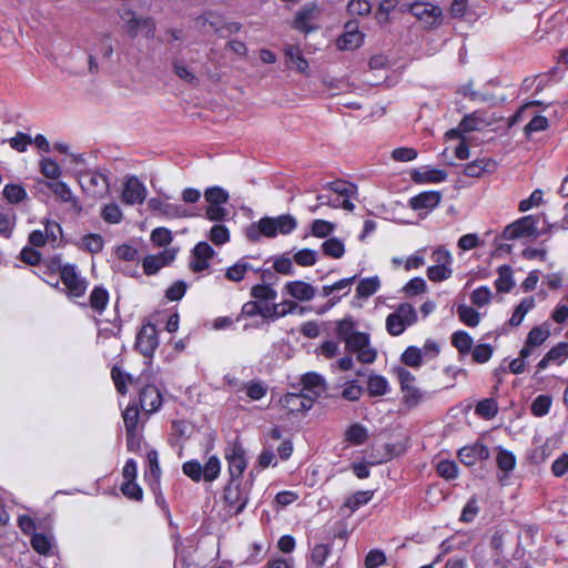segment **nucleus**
<instances>
[{
	"instance_id": "obj_1",
	"label": "nucleus",
	"mask_w": 568,
	"mask_h": 568,
	"mask_svg": "<svg viewBox=\"0 0 568 568\" xmlns=\"http://www.w3.org/2000/svg\"><path fill=\"white\" fill-rule=\"evenodd\" d=\"M297 226L296 219L291 214H282L276 217L264 216L260 221L251 223L245 229V235L251 242H258L261 236L275 237L278 234L287 235Z\"/></svg>"
},
{
	"instance_id": "obj_2",
	"label": "nucleus",
	"mask_w": 568,
	"mask_h": 568,
	"mask_svg": "<svg viewBox=\"0 0 568 568\" xmlns=\"http://www.w3.org/2000/svg\"><path fill=\"white\" fill-rule=\"evenodd\" d=\"M79 182L82 190L95 197L103 199L110 192V172L108 170H89L80 173Z\"/></svg>"
},
{
	"instance_id": "obj_3",
	"label": "nucleus",
	"mask_w": 568,
	"mask_h": 568,
	"mask_svg": "<svg viewBox=\"0 0 568 568\" xmlns=\"http://www.w3.org/2000/svg\"><path fill=\"white\" fill-rule=\"evenodd\" d=\"M417 322V312L409 303H402L386 317V331L392 336H399Z\"/></svg>"
},
{
	"instance_id": "obj_4",
	"label": "nucleus",
	"mask_w": 568,
	"mask_h": 568,
	"mask_svg": "<svg viewBox=\"0 0 568 568\" xmlns=\"http://www.w3.org/2000/svg\"><path fill=\"white\" fill-rule=\"evenodd\" d=\"M120 18L124 22L125 32L130 38L144 37L151 39L154 37L155 22L150 17H136L131 9L120 12Z\"/></svg>"
},
{
	"instance_id": "obj_5",
	"label": "nucleus",
	"mask_w": 568,
	"mask_h": 568,
	"mask_svg": "<svg viewBox=\"0 0 568 568\" xmlns=\"http://www.w3.org/2000/svg\"><path fill=\"white\" fill-rule=\"evenodd\" d=\"M183 474L194 481L204 479L205 481L215 480L221 470L220 459L216 456H211L204 466L197 460H187L182 466Z\"/></svg>"
},
{
	"instance_id": "obj_6",
	"label": "nucleus",
	"mask_w": 568,
	"mask_h": 568,
	"mask_svg": "<svg viewBox=\"0 0 568 568\" xmlns=\"http://www.w3.org/2000/svg\"><path fill=\"white\" fill-rule=\"evenodd\" d=\"M346 349L356 353L357 359L364 364H372L375 362L377 352L369 345V335L367 333L356 332L345 343Z\"/></svg>"
},
{
	"instance_id": "obj_7",
	"label": "nucleus",
	"mask_w": 568,
	"mask_h": 568,
	"mask_svg": "<svg viewBox=\"0 0 568 568\" xmlns=\"http://www.w3.org/2000/svg\"><path fill=\"white\" fill-rule=\"evenodd\" d=\"M537 223L538 220L535 215L520 217L505 227L503 236L506 240H515L521 236L537 237L539 235Z\"/></svg>"
},
{
	"instance_id": "obj_8",
	"label": "nucleus",
	"mask_w": 568,
	"mask_h": 568,
	"mask_svg": "<svg viewBox=\"0 0 568 568\" xmlns=\"http://www.w3.org/2000/svg\"><path fill=\"white\" fill-rule=\"evenodd\" d=\"M148 190L135 175H129L123 182L121 201L126 205L142 204L146 199Z\"/></svg>"
},
{
	"instance_id": "obj_9",
	"label": "nucleus",
	"mask_w": 568,
	"mask_h": 568,
	"mask_svg": "<svg viewBox=\"0 0 568 568\" xmlns=\"http://www.w3.org/2000/svg\"><path fill=\"white\" fill-rule=\"evenodd\" d=\"M321 9L315 2L306 3L303 6L295 16L293 28L304 33H310L317 30L314 22L320 18Z\"/></svg>"
},
{
	"instance_id": "obj_10",
	"label": "nucleus",
	"mask_w": 568,
	"mask_h": 568,
	"mask_svg": "<svg viewBox=\"0 0 568 568\" xmlns=\"http://www.w3.org/2000/svg\"><path fill=\"white\" fill-rule=\"evenodd\" d=\"M159 345L155 325L148 323L136 334L135 348L148 358H151Z\"/></svg>"
},
{
	"instance_id": "obj_11",
	"label": "nucleus",
	"mask_w": 568,
	"mask_h": 568,
	"mask_svg": "<svg viewBox=\"0 0 568 568\" xmlns=\"http://www.w3.org/2000/svg\"><path fill=\"white\" fill-rule=\"evenodd\" d=\"M224 500L234 515L244 510L248 501L247 493L241 488L240 481L231 480L224 489Z\"/></svg>"
},
{
	"instance_id": "obj_12",
	"label": "nucleus",
	"mask_w": 568,
	"mask_h": 568,
	"mask_svg": "<svg viewBox=\"0 0 568 568\" xmlns=\"http://www.w3.org/2000/svg\"><path fill=\"white\" fill-rule=\"evenodd\" d=\"M408 11L419 21L424 22L428 28L437 26L443 14V11L438 6L424 2L409 4Z\"/></svg>"
},
{
	"instance_id": "obj_13",
	"label": "nucleus",
	"mask_w": 568,
	"mask_h": 568,
	"mask_svg": "<svg viewBox=\"0 0 568 568\" xmlns=\"http://www.w3.org/2000/svg\"><path fill=\"white\" fill-rule=\"evenodd\" d=\"M60 277L70 295L74 297L84 295L87 282L77 273L74 265H63L60 271Z\"/></svg>"
},
{
	"instance_id": "obj_14",
	"label": "nucleus",
	"mask_w": 568,
	"mask_h": 568,
	"mask_svg": "<svg viewBox=\"0 0 568 568\" xmlns=\"http://www.w3.org/2000/svg\"><path fill=\"white\" fill-rule=\"evenodd\" d=\"M231 480L239 481L246 468L245 449L241 444L234 443L226 452Z\"/></svg>"
},
{
	"instance_id": "obj_15",
	"label": "nucleus",
	"mask_w": 568,
	"mask_h": 568,
	"mask_svg": "<svg viewBox=\"0 0 568 568\" xmlns=\"http://www.w3.org/2000/svg\"><path fill=\"white\" fill-rule=\"evenodd\" d=\"M302 389L305 395L314 403L327 389L326 382L322 375L315 372H308L301 378Z\"/></svg>"
},
{
	"instance_id": "obj_16",
	"label": "nucleus",
	"mask_w": 568,
	"mask_h": 568,
	"mask_svg": "<svg viewBox=\"0 0 568 568\" xmlns=\"http://www.w3.org/2000/svg\"><path fill=\"white\" fill-rule=\"evenodd\" d=\"M281 406L290 414L304 413L312 408L313 402L303 392L287 393L280 399Z\"/></svg>"
},
{
	"instance_id": "obj_17",
	"label": "nucleus",
	"mask_w": 568,
	"mask_h": 568,
	"mask_svg": "<svg viewBox=\"0 0 568 568\" xmlns=\"http://www.w3.org/2000/svg\"><path fill=\"white\" fill-rule=\"evenodd\" d=\"M458 458L460 463L466 466H474L478 460H486L489 458V450L483 443H475L465 446L458 450Z\"/></svg>"
},
{
	"instance_id": "obj_18",
	"label": "nucleus",
	"mask_w": 568,
	"mask_h": 568,
	"mask_svg": "<svg viewBox=\"0 0 568 568\" xmlns=\"http://www.w3.org/2000/svg\"><path fill=\"white\" fill-rule=\"evenodd\" d=\"M214 250L206 242L197 243L192 251V261L190 262V268L193 272H202L209 267V261L214 255Z\"/></svg>"
},
{
	"instance_id": "obj_19",
	"label": "nucleus",
	"mask_w": 568,
	"mask_h": 568,
	"mask_svg": "<svg viewBox=\"0 0 568 568\" xmlns=\"http://www.w3.org/2000/svg\"><path fill=\"white\" fill-rule=\"evenodd\" d=\"M176 256V250L166 248L158 255H148L143 260V270L146 275L155 274L160 268L169 265L174 261Z\"/></svg>"
},
{
	"instance_id": "obj_20",
	"label": "nucleus",
	"mask_w": 568,
	"mask_h": 568,
	"mask_svg": "<svg viewBox=\"0 0 568 568\" xmlns=\"http://www.w3.org/2000/svg\"><path fill=\"white\" fill-rule=\"evenodd\" d=\"M140 405L141 408L152 414L160 409L162 406V395L156 386L146 385L140 390Z\"/></svg>"
},
{
	"instance_id": "obj_21",
	"label": "nucleus",
	"mask_w": 568,
	"mask_h": 568,
	"mask_svg": "<svg viewBox=\"0 0 568 568\" xmlns=\"http://www.w3.org/2000/svg\"><path fill=\"white\" fill-rule=\"evenodd\" d=\"M194 22L195 27L204 33L210 31L219 33L223 31L224 17L215 11H206L199 16Z\"/></svg>"
},
{
	"instance_id": "obj_22",
	"label": "nucleus",
	"mask_w": 568,
	"mask_h": 568,
	"mask_svg": "<svg viewBox=\"0 0 568 568\" xmlns=\"http://www.w3.org/2000/svg\"><path fill=\"white\" fill-rule=\"evenodd\" d=\"M47 186L53 192V194L60 199L64 203H69L71 209L75 213H80L82 211V206L79 200L73 195L71 189L65 182L54 181L48 182Z\"/></svg>"
},
{
	"instance_id": "obj_23",
	"label": "nucleus",
	"mask_w": 568,
	"mask_h": 568,
	"mask_svg": "<svg viewBox=\"0 0 568 568\" xmlns=\"http://www.w3.org/2000/svg\"><path fill=\"white\" fill-rule=\"evenodd\" d=\"M286 294L301 302H308L315 296V287L303 281L287 282L284 286Z\"/></svg>"
},
{
	"instance_id": "obj_24",
	"label": "nucleus",
	"mask_w": 568,
	"mask_h": 568,
	"mask_svg": "<svg viewBox=\"0 0 568 568\" xmlns=\"http://www.w3.org/2000/svg\"><path fill=\"white\" fill-rule=\"evenodd\" d=\"M442 200V193L438 191L422 192L409 200V206L415 210H434Z\"/></svg>"
},
{
	"instance_id": "obj_25",
	"label": "nucleus",
	"mask_w": 568,
	"mask_h": 568,
	"mask_svg": "<svg viewBox=\"0 0 568 568\" xmlns=\"http://www.w3.org/2000/svg\"><path fill=\"white\" fill-rule=\"evenodd\" d=\"M568 358V343L560 342L551 347L537 364L538 371H544L549 364H561Z\"/></svg>"
},
{
	"instance_id": "obj_26",
	"label": "nucleus",
	"mask_w": 568,
	"mask_h": 568,
	"mask_svg": "<svg viewBox=\"0 0 568 568\" xmlns=\"http://www.w3.org/2000/svg\"><path fill=\"white\" fill-rule=\"evenodd\" d=\"M497 163L488 158L477 159L465 165L464 174L470 178H479L484 172H494Z\"/></svg>"
},
{
	"instance_id": "obj_27",
	"label": "nucleus",
	"mask_w": 568,
	"mask_h": 568,
	"mask_svg": "<svg viewBox=\"0 0 568 568\" xmlns=\"http://www.w3.org/2000/svg\"><path fill=\"white\" fill-rule=\"evenodd\" d=\"M284 54L291 68H295L298 72L305 73L308 69V62L303 57L298 45L288 44L284 48Z\"/></svg>"
},
{
	"instance_id": "obj_28",
	"label": "nucleus",
	"mask_w": 568,
	"mask_h": 568,
	"mask_svg": "<svg viewBox=\"0 0 568 568\" xmlns=\"http://www.w3.org/2000/svg\"><path fill=\"white\" fill-rule=\"evenodd\" d=\"M297 308H300L301 313L304 312V307H300L296 302L287 300L281 304L265 305V310H268V312H266L265 314L266 318L274 320L284 317L285 315L293 313Z\"/></svg>"
},
{
	"instance_id": "obj_29",
	"label": "nucleus",
	"mask_w": 568,
	"mask_h": 568,
	"mask_svg": "<svg viewBox=\"0 0 568 568\" xmlns=\"http://www.w3.org/2000/svg\"><path fill=\"white\" fill-rule=\"evenodd\" d=\"M248 271L258 272L260 268H255L245 257H243L226 270L225 277L232 282H240Z\"/></svg>"
},
{
	"instance_id": "obj_30",
	"label": "nucleus",
	"mask_w": 568,
	"mask_h": 568,
	"mask_svg": "<svg viewBox=\"0 0 568 568\" xmlns=\"http://www.w3.org/2000/svg\"><path fill=\"white\" fill-rule=\"evenodd\" d=\"M368 438V430L359 423L352 424L345 432L344 439L351 445H363Z\"/></svg>"
},
{
	"instance_id": "obj_31",
	"label": "nucleus",
	"mask_w": 568,
	"mask_h": 568,
	"mask_svg": "<svg viewBox=\"0 0 568 568\" xmlns=\"http://www.w3.org/2000/svg\"><path fill=\"white\" fill-rule=\"evenodd\" d=\"M473 344V337L465 331H457L452 335V345L458 351L460 356L470 353Z\"/></svg>"
},
{
	"instance_id": "obj_32",
	"label": "nucleus",
	"mask_w": 568,
	"mask_h": 568,
	"mask_svg": "<svg viewBox=\"0 0 568 568\" xmlns=\"http://www.w3.org/2000/svg\"><path fill=\"white\" fill-rule=\"evenodd\" d=\"M367 390L373 397L383 396L389 392V384L384 376L372 374L367 381Z\"/></svg>"
},
{
	"instance_id": "obj_33",
	"label": "nucleus",
	"mask_w": 568,
	"mask_h": 568,
	"mask_svg": "<svg viewBox=\"0 0 568 568\" xmlns=\"http://www.w3.org/2000/svg\"><path fill=\"white\" fill-rule=\"evenodd\" d=\"M513 271L508 265H503L498 268V277L495 281V286L498 292L508 293L514 287Z\"/></svg>"
},
{
	"instance_id": "obj_34",
	"label": "nucleus",
	"mask_w": 568,
	"mask_h": 568,
	"mask_svg": "<svg viewBox=\"0 0 568 568\" xmlns=\"http://www.w3.org/2000/svg\"><path fill=\"white\" fill-rule=\"evenodd\" d=\"M487 121L483 118L481 112L475 111L470 114H467L460 121V130L469 133L476 130H480L483 126L487 125Z\"/></svg>"
},
{
	"instance_id": "obj_35",
	"label": "nucleus",
	"mask_w": 568,
	"mask_h": 568,
	"mask_svg": "<svg viewBox=\"0 0 568 568\" xmlns=\"http://www.w3.org/2000/svg\"><path fill=\"white\" fill-rule=\"evenodd\" d=\"M381 286L378 276L366 277L359 281L356 287V295L359 298H367L375 294Z\"/></svg>"
},
{
	"instance_id": "obj_36",
	"label": "nucleus",
	"mask_w": 568,
	"mask_h": 568,
	"mask_svg": "<svg viewBox=\"0 0 568 568\" xmlns=\"http://www.w3.org/2000/svg\"><path fill=\"white\" fill-rule=\"evenodd\" d=\"M324 189L331 190L337 196L352 197L356 194L357 187L355 184L343 180H336L324 185Z\"/></svg>"
},
{
	"instance_id": "obj_37",
	"label": "nucleus",
	"mask_w": 568,
	"mask_h": 568,
	"mask_svg": "<svg viewBox=\"0 0 568 568\" xmlns=\"http://www.w3.org/2000/svg\"><path fill=\"white\" fill-rule=\"evenodd\" d=\"M413 179L415 182L440 183L446 181L447 172L439 169H427L423 173L416 172Z\"/></svg>"
},
{
	"instance_id": "obj_38",
	"label": "nucleus",
	"mask_w": 568,
	"mask_h": 568,
	"mask_svg": "<svg viewBox=\"0 0 568 568\" xmlns=\"http://www.w3.org/2000/svg\"><path fill=\"white\" fill-rule=\"evenodd\" d=\"M475 413L481 418L491 419L498 413V404L494 398H485L475 407Z\"/></svg>"
},
{
	"instance_id": "obj_39",
	"label": "nucleus",
	"mask_w": 568,
	"mask_h": 568,
	"mask_svg": "<svg viewBox=\"0 0 568 568\" xmlns=\"http://www.w3.org/2000/svg\"><path fill=\"white\" fill-rule=\"evenodd\" d=\"M204 197L210 205H223L229 202L230 195L221 186H211L204 191Z\"/></svg>"
},
{
	"instance_id": "obj_40",
	"label": "nucleus",
	"mask_w": 568,
	"mask_h": 568,
	"mask_svg": "<svg viewBox=\"0 0 568 568\" xmlns=\"http://www.w3.org/2000/svg\"><path fill=\"white\" fill-rule=\"evenodd\" d=\"M363 39V33L344 32L337 39V47L339 50H355L362 45Z\"/></svg>"
},
{
	"instance_id": "obj_41",
	"label": "nucleus",
	"mask_w": 568,
	"mask_h": 568,
	"mask_svg": "<svg viewBox=\"0 0 568 568\" xmlns=\"http://www.w3.org/2000/svg\"><path fill=\"white\" fill-rule=\"evenodd\" d=\"M323 253L333 258H341L345 253L344 243L337 237L327 239L322 243Z\"/></svg>"
},
{
	"instance_id": "obj_42",
	"label": "nucleus",
	"mask_w": 568,
	"mask_h": 568,
	"mask_svg": "<svg viewBox=\"0 0 568 568\" xmlns=\"http://www.w3.org/2000/svg\"><path fill=\"white\" fill-rule=\"evenodd\" d=\"M331 554V546L326 544H317L311 550L310 562L316 568L324 566L327 556Z\"/></svg>"
},
{
	"instance_id": "obj_43",
	"label": "nucleus",
	"mask_w": 568,
	"mask_h": 568,
	"mask_svg": "<svg viewBox=\"0 0 568 568\" xmlns=\"http://www.w3.org/2000/svg\"><path fill=\"white\" fill-rule=\"evenodd\" d=\"M111 377L114 382L116 390L122 395H125L128 392L126 382H129L130 384L134 383L133 376L122 372L116 365L113 366L111 369Z\"/></svg>"
},
{
	"instance_id": "obj_44",
	"label": "nucleus",
	"mask_w": 568,
	"mask_h": 568,
	"mask_svg": "<svg viewBox=\"0 0 568 568\" xmlns=\"http://www.w3.org/2000/svg\"><path fill=\"white\" fill-rule=\"evenodd\" d=\"M457 314L459 320L467 326L476 327L480 322L479 313L471 306L459 305L457 307Z\"/></svg>"
},
{
	"instance_id": "obj_45",
	"label": "nucleus",
	"mask_w": 568,
	"mask_h": 568,
	"mask_svg": "<svg viewBox=\"0 0 568 568\" xmlns=\"http://www.w3.org/2000/svg\"><path fill=\"white\" fill-rule=\"evenodd\" d=\"M40 172L50 180H58L62 175L60 165L50 158H42L40 160Z\"/></svg>"
},
{
	"instance_id": "obj_46",
	"label": "nucleus",
	"mask_w": 568,
	"mask_h": 568,
	"mask_svg": "<svg viewBox=\"0 0 568 568\" xmlns=\"http://www.w3.org/2000/svg\"><path fill=\"white\" fill-rule=\"evenodd\" d=\"M550 336V331L548 325L535 326L530 329L527 335L526 341L529 345H534L538 347L545 343V341Z\"/></svg>"
},
{
	"instance_id": "obj_47",
	"label": "nucleus",
	"mask_w": 568,
	"mask_h": 568,
	"mask_svg": "<svg viewBox=\"0 0 568 568\" xmlns=\"http://www.w3.org/2000/svg\"><path fill=\"white\" fill-rule=\"evenodd\" d=\"M400 389L404 394V404L409 408L417 406L424 399V393L415 384Z\"/></svg>"
},
{
	"instance_id": "obj_48",
	"label": "nucleus",
	"mask_w": 568,
	"mask_h": 568,
	"mask_svg": "<svg viewBox=\"0 0 568 568\" xmlns=\"http://www.w3.org/2000/svg\"><path fill=\"white\" fill-rule=\"evenodd\" d=\"M109 301V293L105 288L94 287L90 294V305L93 310L101 313Z\"/></svg>"
},
{
	"instance_id": "obj_49",
	"label": "nucleus",
	"mask_w": 568,
	"mask_h": 568,
	"mask_svg": "<svg viewBox=\"0 0 568 568\" xmlns=\"http://www.w3.org/2000/svg\"><path fill=\"white\" fill-rule=\"evenodd\" d=\"M6 142H8L13 150L22 153L26 152L28 146L32 143V138L27 133L17 132V134L9 140H0L1 144H4Z\"/></svg>"
},
{
	"instance_id": "obj_50",
	"label": "nucleus",
	"mask_w": 568,
	"mask_h": 568,
	"mask_svg": "<svg viewBox=\"0 0 568 568\" xmlns=\"http://www.w3.org/2000/svg\"><path fill=\"white\" fill-rule=\"evenodd\" d=\"M552 399L549 395H538L531 403L532 415L542 417L549 413Z\"/></svg>"
},
{
	"instance_id": "obj_51",
	"label": "nucleus",
	"mask_w": 568,
	"mask_h": 568,
	"mask_svg": "<svg viewBox=\"0 0 568 568\" xmlns=\"http://www.w3.org/2000/svg\"><path fill=\"white\" fill-rule=\"evenodd\" d=\"M3 196L8 202L16 204L27 197V192L19 184H7L3 189Z\"/></svg>"
},
{
	"instance_id": "obj_52",
	"label": "nucleus",
	"mask_w": 568,
	"mask_h": 568,
	"mask_svg": "<svg viewBox=\"0 0 568 568\" xmlns=\"http://www.w3.org/2000/svg\"><path fill=\"white\" fill-rule=\"evenodd\" d=\"M101 217L108 223L118 224L122 221L123 214L116 203H109L102 207Z\"/></svg>"
},
{
	"instance_id": "obj_53",
	"label": "nucleus",
	"mask_w": 568,
	"mask_h": 568,
	"mask_svg": "<svg viewBox=\"0 0 568 568\" xmlns=\"http://www.w3.org/2000/svg\"><path fill=\"white\" fill-rule=\"evenodd\" d=\"M402 362L409 367H419L423 363L422 349L416 346L407 347L402 354Z\"/></svg>"
},
{
	"instance_id": "obj_54",
	"label": "nucleus",
	"mask_w": 568,
	"mask_h": 568,
	"mask_svg": "<svg viewBox=\"0 0 568 568\" xmlns=\"http://www.w3.org/2000/svg\"><path fill=\"white\" fill-rule=\"evenodd\" d=\"M373 497V493L369 490H361L353 494L345 501V507L349 508L352 511L358 509L361 506L366 505Z\"/></svg>"
},
{
	"instance_id": "obj_55",
	"label": "nucleus",
	"mask_w": 568,
	"mask_h": 568,
	"mask_svg": "<svg viewBox=\"0 0 568 568\" xmlns=\"http://www.w3.org/2000/svg\"><path fill=\"white\" fill-rule=\"evenodd\" d=\"M251 295L261 303L262 301H274L277 293L270 285L257 284L252 287Z\"/></svg>"
},
{
	"instance_id": "obj_56",
	"label": "nucleus",
	"mask_w": 568,
	"mask_h": 568,
	"mask_svg": "<svg viewBox=\"0 0 568 568\" xmlns=\"http://www.w3.org/2000/svg\"><path fill=\"white\" fill-rule=\"evenodd\" d=\"M209 239L215 245H223L230 241L229 229L223 224H215L210 230Z\"/></svg>"
},
{
	"instance_id": "obj_57",
	"label": "nucleus",
	"mask_w": 568,
	"mask_h": 568,
	"mask_svg": "<svg viewBox=\"0 0 568 568\" xmlns=\"http://www.w3.org/2000/svg\"><path fill=\"white\" fill-rule=\"evenodd\" d=\"M470 352L474 362L484 364L491 358L494 347L490 344H478Z\"/></svg>"
},
{
	"instance_id": "obj_58",
	"label": "nucleus",
	"mask_w": 568,
	"mask_h": 568,
	"mask_svg": "<svg viewBox=\"0 0 568 568\" xmlns=\"http://www.w3.org/2000/svg\"><path fill=\"white\" fill-rule=\"evenodd\" d=\"M398 4V0H383L381 1L378 9L376 11V20L378 23L384 24L387 23L389 18V13L395 10Z\"/></svg>"
},
{
	"instance_id": "obj_59",
	"label": "nucleus",
	"mask_w": 568,
	"mask_h": 568,
	"mask_svg": "<svg viewBox=\"0 0 568 568\" xmlns=\"http://www.w3.org/2000/svg\"><path fill=\"white\" fill-rule=\"evenodd\" d=\"M355 333V323L351 318H344L337 322L336 335L344 343H346Z\"/></svg>"
},
{
	"instance_id": "obj_60",
	"label": "nucleus",
	"mask_w": 568,
	"mask_h": 568,
	"mask_svg": "<svg viewBox=\"0 0 568 568\" xmlns=\"http://www.w3.org/2000/svg\"><path fill=\"white\" fill-rule=\"evenodd\" d=\"M453 274V268L450 266H438L432 265L427 268V277L432 282H443L448 280Z\"/></svg>"
},
{
	"instance_id": "obj_61",
	"label": "nucleus",
	"mask_w": 568,
	"mask_h": 568,
	"mask_svg": "<svg viewBox=\"0 0 568 568\" xmlns=\"http://www.w3.org/2000/svg\"><path fill=\"white\" fill-rule=\"evenodd\" d=\"M125 432L136 430L139 423V409L135 405H129L123 412Z\"/></svg>"
},
{
	"instance_id": "obj_62",
	"label": "nucleus",
	"mask_w": 568,
	"mask_h": 568,
	"mask_svg": "<svg viewBox=\"0 0 568 568\" xmlns=\"http://www.w3.org/2000/svg\"><path fill=\"white\" fill-rule=\"evenodd\" d=\"M31 546L37 552L48 555L51 550L52 544L48 536L43 534H33L31 538Z\"/></svg>"
},
{
	"instance_id": "obj_63",
	"label": "nucleus",
	"mask_w": 568,
	"mask_h": 568,
	"mask_svg": "<svg viewBox=\"0 0 568 568\" xmlns=\"http://www.w3.org/2000/svg\"><path fill=\"white\" fill-rule=\"evenodd\" d=\"M173 71L174 73L183 81L190 84H196L197 78L195 74L189 70V68L184 64L183 61L174 60L173 61Z\"/></svg>"
},
{
	"instance_id": "obj_64",
	"label": "nucleus",
	"mask_w": 568,
	"mask_h": 568,
	"mask_svg": "<svg viewBox=\"0 0 568 568\" xmlns=\"http://www.w3.org/2000/svg\"><path fill=\"white\" fill-rule=\"evenodd\" d=\"M293 258L301 266H312L317 261V252L310 248H303L296 252Z\"/></svg>"
}]
</instances>
